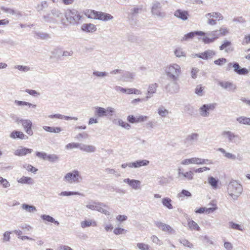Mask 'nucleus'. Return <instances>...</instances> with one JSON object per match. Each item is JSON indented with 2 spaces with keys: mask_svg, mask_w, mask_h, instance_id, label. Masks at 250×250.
Wrapping results in <instances>:
<instances>
[{
  "mask_svg": "<svg viewBox=\"0 0 250 250\" xmlns=\"http://www.w3.org/2000/svg\"><path fill=\"white\" fill-rule=\"evenodd\" d=\"M232 67L234 68V71L239 75H246L248 73V70L246 68H240L237 62L233 63Z\"/></svg>",
  "mask_w": 250,
  "mask_h": 250,
  "instance_id": "obj_27",
  "label": "nucleus"
},
{
  "mask_svg": "<svg viewBox=\"0 0 250 250\" xmlns=\"http://www.w3.org/2000/svg\"><path fill=\"white\" fill-rule=\"evenodd\" d=\"M17 122L18 124L21 123L25 132L28 135L30 136L33 135V132L32 130V123L30 120L18 118Z\"/></svg>",
  "mask_w": 250,
  "mask_h": 250,
  "instance_id": "obj_12",
  "label": "nucleus"
},
{
  "mask_svg": "<svg viewBox=\"0 0 250 250\" xmlns=\"http://www.w3.org/2000/svg\"><path fill=\"white\" fill-rule=\"evenodd\" d=\"M81 143H71L66 145L65 146L67 149H71L75 148H79L80 149Z\"/></svg>",
  "mask_w": 250,
  "mask_h": 250,
  "instance_id": "obj_49",
  "label": "nucleus"
},
{
  "mask_svg": "<svg viewBox=\"0 0 250 250\" xmlns=\"http://www.w3.org/2000/svg\"><path fill=\"white\" fill-rule=\"evenodd\" d=\"M32 151V149L21 146L15 151L14 154L16 156H23L26 155L27 154L31 153Z\"/></svg>",
  "mask_w": 250,
  "mask_h": 250,
  "instance_id": "obj_21",
  "label": "nucleus"
},
{
  "mask_svg": "<svg viewBox=\"0 0 250 250\" xmlns=\"http://www.w3.org/2000/svg\"><path fill=\"white\" fill-rule=\"evenodd\" d=\"M137 247L140 250H151L148 244L144 243H138L137 244Z\"/></svg>",
  "mask_w": 250,
  "mask_h": 250,
  "instance_id": "obj_47",
  "label": "nucleus"
},
{
  "mask_svg": "<svg viewBox=\"0 0 250 250\" xmlns=\"http://www.w3.org/2000/svg\"><path fill=\"white\" fill-rule=\"evenodd\" d=\"M242 191V186L237 181L232 180L229 183L228 186V193L233 200H237Z\"/></svg>",
  "mask_w": 250,
  "mask_h": 250,
  "instance_id": "obj_2",
  "label": "nucleus"
},
{
  "mask_svg": "<svg viewBox=\"0 0 250 250\" xmlns=\"http://www.w3.org/2000/svg\"><path fill=\"white\" fill-rule=\"evenodd\" d=\"M216 55V52L213 50L208 49L202 53L196 54L195 56L201 58L203 60L211 59Z\"/></svg>",
  "mask_w": 250,
  "mask_h": 250,
  "instance_id": "obj_14",
  "label": "nucleus"
},
{
  "mask_svg": "<svg viewBox=\"0 0 250 250\" xmlns=\"http://www.w3.org/2000/svg\"><path fill=\"white\" fill-rule=\"evenodd\" d=\"M178 177L181 178L182 179H186L190 181L193 179V172L191 171H187L186 172H183L181 168L178 169Z\"/></svg>",
  "mask_w": 250,
  "mask_h": 250,
  "instance_id": "obj_20",
  "label": "nucleus"
},
{
  "mask_svg": "<svg viewBox=\"0 0 250 250\" xmlns=\"http://www.w3.org/2000/svg\"><path fill=\"white\" fill-rule=\"evenodd\" d=\"M95 114L99 117L106 116L107 114L106 113V109L104 107L97 106L95 107Z\"/></svg>",
  "mask_w": 250,
  "mask_h": 250,
  "instance_id": "obj_38",
  "label": "nucleus"
},
{
  "mask_svg": "<svg viewBox=\"0 0 250 250\" xmlns=\"http://www.w3.org/2000/svg\"><path fill=\"white\" fill-rule=\"evenodd\" d=\"M134 77L135 74L134 73L129 72H125L123 75V79L124 81L128 82L133 79Z\"/></svg>",
  "mask_w": 250,
  "mask_h": 250,
  "instance_id": "obj_44",
  "label": "nucleus"
},
{
  "mask_svg": "<svg viewBox=\"0 0 250 250\" xmlns=\"http://www.w3.org/2000/svg\"><path fill=\"white\" fill-rule=\"evenodd\" d=\"M158 115L162 118L167 117L169 113V111L164 106L161 105L157 109Z\"/></svg>",
  "mask_w": 250,
  "mask_h": 250,
  "instance_id": "obj_33",
  "label": "nucleus"
},
{
  "mask_svg": "<svg viewBox=\"0 0 250 250\" xmlns=\"http://www.w3.org/2000/svg\"><path fill=\"white\" fill-rule=\"evenodd\" d=\"M65 16L67 21L72 24L78 23L82 18V16L76 10H67Z\"/></svg>",
  "mask_w": 250,
  "mask_h": 250,
  "instance_id": "obj_6",
  "label": "nucleus"
},
{
  "mask_svg": "<svg viewBox=\"0 0 250 250\" xmlns=\"http://www.w3.org/2000/svg\"><path fill=\"white\" fill-rule=\"evenodd\" d=\"M199 70L198 68L193 67L191 71V76L192 79H196L197 78V74L199 72Z\"/></svg>",
  "mask_w": 250,
  "mask_h": 250,
  "instance_id": "obj_63",
  "label": "nucleus"
},
{
  "mask_svg": "<svg viewBox=\"0 0 250 250\" xmlns=\"http://www.w3.org/2000/svg\"><path fill=\"white\" fill-rule=\"evenodd\" d=\"M81 227L83 229H85L87 227H89L90 226L92 227H97V222L92 219H88L87 220H85L84 221H83L81 222Z\"/></svg>",
  "mask_w": 250,
  "mask_h": 250,
  "instance_id": "obj_29",
  "label": "nucleus"
},
{
  "mask_svg": "<svg viewBox=\"0 0 250 250\" xmlns=\"http://www.w3.org/2000/svg\"><path fill=\"white\" fill-rule=\"evenodd\" d=\"M205 32L201 31L191 32L185 34L184 36L181 39V41H187L190 39H192L194 37L196 36H205Z\"/></svg>",
  "mask_w": 250,
  "mask_h": 250,
  "instance_id": "obj_18",
  "label": "nucleus"
},
{
  "mask_svg": "<svg viewBox=\"0 0 250 250\" xmlns=\"http://www.w3.org/2000/svg\"><path fill=\"white\" fill-rule=\"evenodd\" d=\"M188 225L189 229L191 230H195L197 231H199L200 230V227L193 220L188 219Z\"/></svg>",
  "mask_w": 250,
  "mask_h": 250,
  "instance_id": "obj_36",
  "label": "nucleus"
},
{
  "mask_svg": "<svg viewBox=\"0 0 250 250\" xmlns=\"http://www.w3.org/2000/svg\"><path fill=\"white\" fill-rule=\"evenodd\" d=\"M41 218L43 220L46 221L48 222L54 223L57 225H59L60 224L59 222L58 221H56L53 217L50 216L49 215H42L41 216Z\"/></svg>",
  "mask_w": 250,
  "mask_h": 250,
  "instance_id": "obj_42",
  "label": "nucleus"
},
{
  "mask_svg": "<svg viewBox=\"0 0 250 250\" xmlns=\"http://www.w3.org/2000/svg\"><path fill=\"white\" fill-rule=\"evenodd\" d=\"M171 203L172 200L168 197H165L162 199V204L163 205L169 209H172L173 208V207Z\"/></svg>",
  "mask_w": 250,
  "mask_h": 250,
  "instance_id": "obj_34",
  "label": "nucleus"
},
{
  "mask_svg": "<svg viewBox=\"0 0 250 250\" xmlns=\"http://www.w3.org/2000/svg\"><path fill=\"white\" fill-rule=\"evenodd\" d=\"M208 183L212 187L213 189H217L218 188V180L215 178L210 176L208 179Z\"/></svg>",
  "mask_w": 250,
  "mask_h": 250,
  "instance_id": "obj_43",
  "label": "nucleus"
},
{
  "mask_svg": "<svg viewBox=\"0 0 250 250\" xmlns=\"http://www.w3.org/2000/svg\"><path fill=\"white\" fill-rule=\"evenodd\" d=\"M162 5L160 2L155 1L152 3L151 7V13L154 16L158 18L163 19L166 17V13L161 11Z\"/></svg>",
  "mask_w": 250,
  "mask_h": 250,
  "instance_id": "obj_10",
  "label": "nucleus"
},
{
  "mask_svg": "<svg viewBox=\"0 0 250 250\" xmlns=\"http://www.w3.org/2000/svg\"><path fill=\"white\" fill-rule=\"evenodd\" d=\"M199 135L197 133H192L188 135L185 140V144L188 146L191 145L194 142L198 140Z\"/></svg>",
  "mask_w": 250,
  "mask_h": 250,
  "instance_id": "obj_25",
  "label": "nucleus"
},
{
  "mask_svg": "<svg viewBox=\"0 0 250 250\" xmlns=\"http://www.w3.org/2000/svg\"><path fill=\"white\" fill-rule=\"evenodd\" d=\"M206 35L210 37L204 36L202 38V41L205 44H209L213 42L216 39L220 37L218 30L206 33L205 35Z\"/></svg>",
  "mask_w": 250,
  "mask_h": 250,
  "instance_id": "obj_11",
  "label": "nucleus"
},
{
  "mask_svg": "<svg viewBox=\"0 0 250 250\" xmlns=\"http://www.w3.org/2000/svg\"><path fill=\"white\" fill-rule=\"evenodd\" d=\"M21 208L22 209L25 210L30 213H34L37 211L36 208L35 206L27 204H22Z\"/></svg>",
  "mask_w": 250,
  "mask_h": 250,
  "instance_id": "obj_39",
  "label": "nucleus"
},
{
  "mask_svg": "<svg viewBox=\"0 0 250 250\" xmlns=\"http://www.w3.org/2000/svg\"><path fill=\"white\" fill-rule=\"evenodd\" d=\"M195 157H192L189 159H186L182 160L181 164L182 165H188L190 164H195Z\"/></svg>",
  "mask_w": 250,
  "mask_h": 250,
  "instance_id": "obj_52",
  "label": "nucleus"
},
{
  "mask_svg": "<svg viewBox=\"0 0 250 250\" xmlns=\"http://www.w3.org/2000/svg\"><path fill=\"white\" fill-rule=\"evenodd\" d=\"M15 68L18 69L20 71L27 72L30 70V68L27 66H23V65H16L15 66Z\"/></svg>",
  "mask_w": 250,
  "mask_h": 250,
  "instance_id": "obj_62",
  "label": "nucleus"
},
{
  "mask_svg": "<svg viewBox=\"0 0 250 250\" xmlns=\"http://www.w3.org/2000/svg\"><path fill=\"white\" fill-rule=\"evenodd\" d=\"M155 224L157 228L165 232L171 234H175V231L168 225L159 221L155 222Z\"/></svg>",
  "mask_w": 250,
  "mask_h": 250,
  "instance_id": "obj_15",
  "label": "nucleus"
},
{
  "mask_svg": "<svg viewBox=\"0 0 250 250\" xmlns=\"http://www.w3.org/2000/svg\"><path fill=\"white\" fill-rule=\"evenodd\" d=\"M222 136L228 140V142L235 144L239 143L241 139L239 135L229 130H224L221 133Z\"/></svg>",
  "mask_w": 250,
  "mask_h": 250,
  "instance_id": "obj_8",
  "label": "nucleus"
},
{
  "mask_svg": "<svg viewBox=\"0 0 250 250\" xmlns=\"http://www.w3.org/2000/svg\"><path fill=\"white\" fill-rule=\"evenodd\" d=\"M171 81L166 86V90L167 92L170 94H175L179 92L180 85L178 83L179 80H171Z\"/></svg>",
  "mask_w": 250,
  "mask_h": 250,
  "instance_id": "obj_13",
  "label": "nucleus"
},
{
  "mask_svg": "<svg viewBox=\"0 0 250 250\" xmlns=\"http://www.w3.org/2000/svg\"><path fill=\"white\" fill-rule=\"evenodd\" d=\"M81 195V196H83V194L80 193L79 192L77 191H62L60 194L59 195L60 196H71V195Z\"/></svg>",
  "mask_w": 250,
  "mask_h": 250,
  "instance_id": "obj_46",
  "label": "nucleus"
},
{
  "mask_svg": "<svg viewBox=\"0 0 250 250\" xmlns=\"http://www.w3.org/2000/svg\"><path fill=\"white\" fill-rule=\"evenodd\" d=\"M126 230L120 228H116L114 229L113 232L116 235H120L125 233Z\"/></svg>",
  "mask_w": 250,
  "mask_h": 250,
  "instance_id": "obj_60",
  "label": "nucleus"
},
{
  "mask_svg": "<svg viewBox=\"0 0 250 250\" xmlns=\"http://www.w3.org/2000/svg\"><path fill=\"white\" fill-rule=\"evenodd\" d=\"M80 172L77 170H74L66 173L63 177V180L68 184H78L82 181Z\"/></svg>",
  "mask_w": 250,
  "mask_h": 250,
  "instance_id": "obj_4",
  "label": "nucleus"
},
{
  "mask_svg": "<svg viewBox=\"0 0 250 250\" xmlns=\"http://www.w3.org/2000/svg\"><path fill=\"white\" fill-rule=\"evenodd\" d=\"M132 168H139L142 166H146L149 164V161L146 160H138L131 162Z\"/></svg>",
  "mask_w": 250,
  "mask_h": 250,
  "instance_id": "obj_31",
  "label": "nucleus"
},
{
  "mask_svg": "<svg viewBox=\"0 0 250 250\" xmlns=\"http://www.w3.org/2000/svg\"><path fill=\"white\" fill-rule=\"evenodd\" d=\"M85 15L88 18L103 21H107L113 19V17L108 13L92 10H88L85 13Z\"/></svg>",
  "mask_w": 250,
  "mask_h": 250,
  "instance_id": "obj_3",
  "label": "nucleus"
},
{
  "mask_svg": "<svg viewBox=\"0 0 250 250\" xmlns=\"http://www.w3.org/2000/svg\"><path fill=\"white\" fill-rule=\"evenodd\" d=\"M174 55L178 58L182 57H186V53L185 51H183V49L181 47H177L174 51Z\"/></svg>",
  "mask_w": 250,
  "mask_h": 250,
  "instance_id": "obj_45",
  "label": "nucleus"
},
{
  "mask_svg": "<svg viewBox=\"0 0 250 250\" xmlns=\"http://www.w3.org/2000/svg\"><path fill=\"white\" fill-rule=\"evenodd\" d=\"M216 105V104L214 103H210L202 105L199 109L200 115L203 117H208L210 112L215 109Z\"/></svg>",
  "mask_w": 250,
  "mask_h": 250,
  "instance_id": "obj_9",
  "label": "nucleus"
},
{
  "mask_svg": "<svg viewBox=\"0 0 250 250\" xmlns=\"http://www.w3.org/2000/svg\"><path fill=\"white\" fill-rule=\"evenodd\" d=\"M178 197H181L183 196H186L187 197H190L191 196V194L188 190L183 189L182 191L178 194Z\"/></svg>",
  "mask_w": 250,
  "mask_h": 250,
  "instance_id": "obj_57",
  "label": "nucleus"
},
{
  "mask_svg": "<svg viewBox=\"0 0 250 250\" xmlns=\"http://www.w3.org/2000/svg\"><path fill=\"white\" fill-rule=\"evenodd\" d=\"M103 207H106L107 206L103 203L96 202L93 201H91L88 202L86 205V208L91 210H96L106 215H109L110 212L107 210L103 208H102Z\"/></svg>",
  "mask_w": 250,
  "mask_h": 250,
  "instance_id": "obj_5",
  "label": "nucleus"
},
{
  "mask_svg": "<svg viewBox=\"0 0 250 250\" xmlns=\"http://www.w3.org/2000/svg\"><path fill=\"white\" fill-rule=\"evenodd\" d=\"M174 15L183 21H187L189 17L188 11L181 9L176 10L174 13Z\"/></svg>",
  "mask_w": 250,
  "mask_h": 250,
  "instance_id": "obj_19",
  "label": "nucleus"
},
{
  "mask_svg": "<svg viewBox=\"0 0 250 250\" xmlns=\"http://www.w3.org/2000/svg\"><path fill=\"white\" fill-rule=\"evenodd\" d=\"M236 121L241 125H250V118L240 116L237 118Z\"/></svg>",
  "mask_w": 250,
  "mask_h": 250,
  "instance_id": "obj_37",
  "label": "nucleus"
},
{
  "mask_svg": "<svg viewBox=\"0 0 250 250\" xmlns=\"http://www.w3.org/2000/svg\"><path fill=\"white\" fill-rule=\"evenodd\" d=\"M18 182L22 184H33L34 183L33 180L31 177L26 176H22L18 180Z\"/></svg>",
  "mask_w": 250,
  "mask_h": 250,
  "instance_id": "obj_41",
  "label": "nucleus"
},
{
  "mask_svg": "<svg viewBox=\"0 0 250 250\" xmlns=\"http://www.w3.org/2000/svg\"><path fill=\"white\" fill-rule=\"evenodd\" d=\"M23 167L28 171H30L33 173H35L38 170L37 168L29 164L25 165Z\"/></svg>",
  "mask_w": 250,
  "mask_h": 250,
  "instance_id": "obj_61",
  "label": "nucleus"
},
{
  "mask_svg": "<svg viewBox=\"0 0 250 250\" xmlns=\"http://www.w3.org/2000/svg\"><path fill=\"white\" fill-rule=\"evenodd\" d=\"M227 62V60L226 58H221L214 61V64L219 66H222Z\"/></svg>",
  "mask_w": 250,
  "mask_h": 250,
  "instance_id": "obj_55",
  "label": "nucleus"
},
{
  "mask_svg": "<svg viewBox=\"0 0 250 250\" xmlns=\"http://www.w3.org/2000/svg\"><path fill=\"white\" fill-rule=\"evenodd\" d=\"M47 7V3L46 1H42L40 4L38 5L37 7L38 11H42L44 8Z\"/></svg>",
  "mask_w": 250,
  "mask_h": 250,
  "instance_id": "obj_58",
  "label": "nucleus"
},
{
  "mask_svg": "<svg viewBox=\"0 0 250 250\" xmlns=\"http://www.w3.org/2000/svg\"><path fill=\"white\" fill-rule=\"evenodd\" d=\"M93 75L98 78H104L108 76V73L105 71H95L93 72Z\"/></svg>",
  "mask_w": 250,
  "mask_h": 250,
  "instance_id": "obj_50",
  "label": "nucleus"
},
{
  "mask_svg": "<svg viewBox=\"0 0 250 250\" xmlns=\"http://www.w3.org/2000/svg\"><path fill=\"white\" fill-rule=\"evenodd\" d=\"M10 137L12 139H20L21 140H27L28 137L24 134L22 132L19 131H13L10 135Z\"/></svg>",
  "mask_w": 250,
  "mask_h": 250,
  "instance_id": "obj_26",
  "label": "nucleus"
},
{
  "mask_svg": "<svg viewBox=\"0 0 250 250\" xmlns=\"http://www.w3.org/2000/svg\"><path fill=\"white\" fill-rule=\"evenodd\" d=\"M205 17L207 19V23L212 26L216 24L217 20L222 21L224 19L223 16L217 12L207 13L205 15Z\"/></svg>",
  "mask_w": 250,
  "mask_h": 250,
  "instance_id": "obj_7",
  "label": "nucleus"
},
{
  "mask_svg": "<svg viewBox=\"0 0 250 250\" xmlns=\"http://www.w3.org/2000/svg\"><path fill=\"white\" fill-rule=\"evenodd\" d=\"M80 149L85 152L93 153L96 151V148L95 146L92 145H88L81 143Z\"/></svg>",
  "mask_w": 250,
  "mask_h": 250,
  "instance_id": "obj_28",
  "label": "nucleus"
},
{
  "mask_svg": "<svg viewBox=\"0 0 250 250\" xmlns=\"http://www.w3.org/2000/svg\"><path fill=\"white\" fill-rule=\"evenodd\" d=\"M204 87L201 84L196 86L195 89V93L199 96H202L204 95Z\"/></svg>",
  "mask_w": 250,
  "mask_h": 250,
  "instance_id": "obj_48",
  "label": "nucleus"
},
{
  "mask_svg": "<svg viewBox=\"0 0 250 250\" xmlns=\"http://www.w3.org/2000/svg\"><path fill=\"white\" fill-rule=\"evenodd\" d=\"M34 34L35 37L37 39L47 40L51 38L50 34L46 32H35Z\"/></svg>",
  "mask_w": 250,
  "mask_h": 250,
  "instance_id": "obj_32",
  "label": "nucleus"
},
{
  "mask_svg": "<svg viewBox=\"0 0 250 250\" xmlns=\"http://www.w3.org/2000/svg\"><path fill=\"white\" fill-rule=\"evenodd\" d=\"M141 10H142L141 8H133L130 9V11L129 16H130L131 18H132L136 14H138L140 12V11H141Z\"/></svg>",
  "mask_w": 250,
  "mask_h": 250,
  "instance_id": "obj_56",
  "label": "nucleus"
},
{
  "mask_svg": "<svg viewBox=\"0 0 250 250\" xmlns=\"http://www.w3.org/2000/svg\"><path fill=\"white\" fill-rule=\"evenodd\" d=\"M51 14L55 17L57 18H61L62 16V14L60 10L57 9H53L51 11Z\"/></svg>",
  "mask_w": 250,
  "mask_h": 250,
  "instance_id": "obj_54",
  "label": "nucleus"
},
{
  "mask_svg": "<svg viewBox=\"0 0 250 250\" xmlns=\"http://www.w3.org/2000/svg\"><path fill=\"white\" fill-rule=\"evenodd\" d=\"M218 31L220 37L225 36L229 33V30L227 28H221Z\"/></svg>",
  "mask_w": 250,
  "mask_h": 250,
  "instance_id": "obj_64",
  "label": "nucleus"
},
{
  "mask_svg": "<svg viewBox=\"0 0 250 250\" xmlns=\"http://www.w3.org/2000/svg\"><path fill=\"white\" fill-rule=\"evenodd\" d=\"M81 29L84 32L93 33L96 31L97 27L95 25L91 23H84L82 25Z\"/></svg>",
  "mask_w": 250,
  "mask_h": 250,
  "instance_id": "obj_24",
  "label": "nucleus"
},
{
  "mask_svg": "<svg viewBox=\"0 0 250 250\" xmlns=\"http://www.w3.org/2000/svg\"><path fill=\"white\" fill-rule=\"evenodd\" d=\"M179 241L181 244H182L185 246H186L189 248H191L193 247L192 244L186 239H180Z\"/></svg>",
  "mask_w": 250,
  "mask_h": 250,
  "instance_id": "obj_59",
  "label": "nucleus"
},
{
  "mask_svg": "<svg viewBox=\"0 0 250 250\" xmlns=\"http://www.w3.org/2000/svg\"><path fill=\"white\" fill-rule=\"evenodd\" d=\"M42 128L44 130L50 133H59L62 130V129L60 127L43 126Z\"/></svg>",
  "mask_w": 250,
  "mask_h": 250,
  "instance_id": "obj_35",
  "label": "nucleus"
},
{
  "mask_svg": "<svg viewBox=\"0 0 250 250\" xmlns=\"http://www.w3.org/2000/svg\"><path fill=\"white\" fill-rule=\"evenodd\" d=\"M59 160V157L55 154H48V161L54 163Z\"/></svg>",
  "mask_w": 250,
  "mask_h": 250,
  "instance_id": "obj_53",
  "label": "nucleus"
},
{
  "mask_svg": "<svg viewBox=\"0 0 250 250\" xmlns=\"http://www.w3.org/2000/svg\"><path fill=\"white\" fill-rule=\"evenodd\" d=\"M229 227L232 229L239 230H243L242 227L238 224L235 223L233 222H229Z\"/></svg>",
  "mask_w": 250,
  "mask_h": 250,
  "instance_id": "obj_51",
  "label": "nucleus"
},
{
  "mask_svg": "<svg viewBox=\"0 0 250 250\" xmlns=\"http://www.w3.org/2000/svg\"><path fill=\"white\" fill-rule=\"evenodd\" d=\"M0 9L4 11L5 13H9L12 15H16L18 18L21 17L22 16L21 12L19 10L6 7L3 6L0 7Z\"/></svg>",
  "mask_w": 250,
  "mask_h": 250,
  "instance_id": "obj_23",
  "label": "nucleus"
},
{
  "mask_svg": "<svg viewBox=\"0 0 250 250\" xmlns=\"http://www.w3.org/2000/svg\"><path fill=\"white\" fill-rule=\"evenodd\" d=\"M157 87L158 84L156 83H151L148 85L147 96L145 98L146 101L148 100L153 96V94L156 93Z\"/></svg>",
  "mask_w": 250,
  "mask_h": 250,
  "instance_id": "obj_22",
  "label": "nucleus"
},
{
  "mask_svg": "<svg viewBox=\"0 0 250 250\" xmlns=\"http://www.w3.org/2000/svg\"><path fill=\"white\" fill-rule=\"evenodd\" d=\"M123 182L127 184L132 189L135 190L140 189L141 188V182L138 180L126 178L124 179Z\"/></svg>",
  "mask_w": 250,
  "mask_h": 250,
  "instance_id": "obj_16",
  "label": "nucleus"
},
{
  "mask_svg": "<svg viewBox=\"0 0 250 250\" xmlns=\"http://www.w3.org/2000/svg\"><path fill=\"white\" fill-rule=\"evenodd\" d=\"M165 71L167 78L170 80H179L182 73L181 66L176 63L167 65Z\"/></svg>",
  "mask_w": 250,
  "mask_h": 250,
  "instance_id": "obj_1",
  "label": "nucleus"
},
{
  "mask_svg": "<svg viewBox=\"0 0 250 250\" xmlns=\"http://www.w3.org/2000/svg\"><path fill=\"white\" fill-rule=\"evenodd\" d=\"M218 151H220V152L222 153L224 156L229 159L235 160L236 159V157L234 154H233L232 153L227 152L224 148H219L218 149Z\"/></svg>",
  "mask_w": 250,
  "mask_h": 250,
  "instance_id": "obj_40",
  "label": "nucleus"
},
{
  "mask_svg": "<svg viewBox=\"0 0 250 250\" xmlns=\"http://www.w3.org/2000/svg\"><path fill=\"white\" fill-rule=\"evenodd\" d=\"M218 84L222 88L228 91L234 92L236 89V85L229 81H220L218 83Z\"/></svg>",
  "mask_w": 250,
  "mask_h": 250,
  "instance_id": "obj_17",
  "label": "nucleus"
},
{
  "mask_svg": "<svg viewBox=\"0 0 250 250\" xmlns=\"http://www.w3.org/2000/svg\"><path fill=\"white\" fill-rule=\"evenodd\" d=\"M231 43L230 41H225L224 43L219 47L220 50L225 49V52H229L233 51V48L231 47Z\"/></svg>",
  "mask_w": 250,
  "mask_h": 250,
  "instance_id": "obj_30",
  "label": "nucleus"
}]
</instances>
